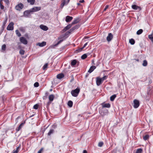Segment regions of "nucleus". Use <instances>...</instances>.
Here are the masks:
<instances>
[{
    "label": "nucleus",
    "mask_w": 153,
    "mask_h": 153,
    "mask_svg": "<svg viewBox=\"0 0 153 153\" xmlns=\"http://www.w3.org/2000/svg\"><path fill=\"white\" fill-rule=\"evenodd\" d=\"M88 76V74H87L86 75H85V77H87Z\"/></svg>",
    "instance_id": "nucleus-61"
},
{
    "label": "nucleus",
    "mask_w": 153,
    "mask_h": 153,
    "mask_svg": "<svg viewBox=\"0 0 153 153\" xmlns=\"http://www.w3.org/2000/svg\"><path fill=\"white\" fill-rule=\"evenodd\" d=\"M129 43L132 45L134 44L135 42V40L133 39H131L129 40Z\"/></svg>",
    "instance_id": "nucleus-31"
},
{
    "label": "nucleus",
    "mask_w": 153,
    "mask_h": 153,
    "mask_svg": "<svg viewBox=\"0 0 153 153\" xmlns=\"http://www.w3.org/2000/svg\"><path fill=\"white\" fill-rule=\"evenodd\" d=\"M20 41L24 45H26L27 44V41L26 39L23 37L20 38Z\"/></svg>",
    "instance_id": "nucleus-7"
},
{
    "label": "nucleus",
    "mask_w": 153,
    "mask_h": 153,
    "mask_svg": "<svg viewBox=\"0 0 153 153\" xmlns=\"http://www.w3.org/2000/svg\"><path fill=\"white\" fill-rule=\"evenodd\" d=\"M80 27V25H75V26L72 27L71 29H70V30L71 31V32L73 31L74 30H75L76 29H78Z\"/></svg>",
    "instance_id": "nucleus-15"
},
{
    "label": "nucleus",
    "mask_w": 153,
    "mask_h": 153,
    "mask_svg": "<svg viewBox=\"0 0 153 153\" xmlns=\"http://www.w3.org/2000/svg\"><path fill=\"white\" fill-rule=\"evenodd\" d=\"M7 20V19H6L3 22V25L1 27L2 32H3V30H4Z\"/></svg>",
    "instance_id": "nucleus-21"
},
{
    "label": "nucleus",
    "mask_w": 153,
    "mask_h": 153,
    "mask_svg": "<svg viewBox=\"0 0 153 153\" xmlns=\"http://www.w3.org/2000/svg\"><path fill=\"white\" fill-rule=\"evenodd\" d=\"M116 95L115 94H114L110 97V100L111 101H113L114 100L115 98L116 97Z\"/></svg>",
    "instance_id": "nucleus-27"
},
{
    "label": "nucleus",
    "mask_w": 153,
    "mask_h": 153,
    "mask_svg": "<svg viewBox=\"0 0 153 153\" xmlns=\"http://www.w3.org/2000/svg\"><path fill=\"white\" fill-rule=\"evenodd\" d=\"M149 136L148 134H146L144 136H143V139L145 140H147L149 138Z\"/></svg>",
    "instance_id": "nucleus-29"
},
{
    "label": "nucleus",
    "mask_w": 153,
    "mask_h": 153,
    "mask_svg": "<svg viewBox=\"0 0 153 153\" xmlns=\"http://www.w3.org/2000/svg\"><path fill=\"white\" fill-rule=\"evenodd\" d=\"M25 123V122L24 123H21L19 125V127L17 128H16V131H19L21 128L23 126Z\"/></svg>",
    "instance_id": "nucleus-17"
},
{
    "label": "nucleus",
    "mask_w": 153,
    "mask_h": 153,
    "mask_svg": "<svg viewBox=\"0 0 153 153\" xmlns=\"http://www.w3.org/2000/svg\"><path fill=\"white\" fill-rule=\"evenodd\" d=\"M57 126L56 124H54L52 125V127L53 129H55L57 127Z\"/></svg>",
    "instance_id": "nucleus-47"
},
{
    "label": "nucleus",
    "mask_w": 153,
    "mask_h": 153,
    "mask_svg": "<svg viewBox=\"0 0 153 153\" xmlns=\"http://www.w3.org/2000/svg\"><path fill=\"white\" fill-rule=\"evenodd\" d=\"M39 106V105L38 104H36L35 105L33 106V108L34 109H37L38 108Z\"/></svg>",
    "instance_id": "nucleus-43"
},
{
    "label": "nucleus",
    "mask_w": 153,
    "mask_h": 153,
    "mask_svg": "<svg viewBox=\"0 0 153 153\" xmlns=\"http://www.w3.org/2000/svg\"><path fill=\"white\" fill-rule=\"evenodd\" d=\"M19 147H18L16 148V151H17V152H18V151H19Z\"/></svg>",
    "instance_id": "nucleus-52"
},
{
    "label": "nucleus",
    "mask_w": 153,
    "mask_h": 153,
    "mask_svg": "<svg viewBox=\"0 0 153 153\" xmlns=\"http://www.w3.org/2000/svg\"><path fill=\"white\" fill-rule=\"evenodd\" d=\"M4 2L8 4L9 3V0H4Z\"/></svg>",
    "instance_id": "nucleus-51"
},
{
    "label": "nucleus",
    "mask_w": 153,
    "mask_h": 153,
    "mask_svg": "<svg viewBox=\"0 0 153 153\" xmlns=\"http://www.w3.org/2000/svg\"><path fill=\"white\" fill-rule=\"evenodd\" d=\"M131 7L134 10H137V11H139L141 10V8L140 7L135 4L132 5Z\"/></svg>",
    "instance_id": "nucleus-6"
},
{
    "label": "nucleus",
    "mask_w": 153,
    "mask_h": 153,
    "mask_svg": "<svg viewBox=\"0 0 153 153\" xmlns=\"http://www.w3.org/2000/svg\"><path fill=\"white\" fill-rule=\"evenodd\" d=\"M14 23L13 22H10L7 27V29L8 30H12L14 29Z\"/></svg>",
    "instance_id": "nucleus-2"
},
{
    "label": "nucleus",
    "mask_w": 153,
    "mask_h": 153,
    "mask_svg": "<svg viewBox=\"0 0 153 153\" xmlns=\"http://www.w3.org/2000/svg\"><path fill=\"white\" fill-rule=\"evenodd\" d=\"M105 114H102V116H104Z\"/></svg>",
    "instance_id": "nucleus-64"
},
{
    "label": "nucleus",
    "mask_w": 153,
    "mask_h": 153,
    "mask_svg": "<svg viewBox=\"0 0 153 153\" xmlns=\"http://www.w3.org/2000/svg\"><path fill=\"white\" fill-rule=\"evenodd\" d=\"M143 32V30L142 29H140L138 30L137 32V35H140Z\"/></svg>",
    "instance_id": "nucleus-33"
},
{
    "label": "nucleus",
    "mask_w": 153,
    "mask_h": 153,
    "mask_svg": "<svg viewBox=\"0 0 153 153\" xmlns=\"http://www.w3.org/2000/svg\"><path fill=\"white\" fill-rule=\"evenodd\" d=\"M143 150L141 148H139L137 149L135 152V153H142Z\"/></svg>",
    "instance_id": "nucleus-26"
},
{
    "label": "nucleus",
    "mask_w": 153,
    "mask_h": 153,
    "mask_svg": "<svg viewBox=\"0 0 153 153\" xmlns=\"http://www.w3.org/2000/svg\"><path fill=\"white\" fill-rule=\"evenodd\" d=\"M64 74L62 73H60L58 74L57 76L56 77L57 79H61L62 78L64 77Z\"/></svg>",
    "instance_id": "nucleus-22"
},
{
    "label": "nucleus",
    "mask_w": 153,
    "mask_h": 153,
    "mask_svg": "<svg viewBox=\"0 0 153 153\" xmlns=\"http://www.w3.org/2000/svg\"><path fill=\"white\" fill-rule=\"evenodd\" d=\"M149 38L151 40L152 42H153V32L151 35H149Z\"/></svg>",
    "instance_id": "nucleus-28"
},
{
    "label": "nucleus",
    "mask_w": 153,
    "mask_h": 153,
    "mask_svg": "<svg viewBox=\"0 0 153 153\" xmlns=\"http://www.w3.org/2000/svg\"><path fill=\"white\" fill-rule=\"evenodd\" d=\"M48 63L45 64L43 67V69L44 70H46L48 67Z\"/></svg>",
    "instance_id": "nucleus-38"
},
{
    "label": "nucleus",
    "mask_w": 153,
    "mask_h": 153,
    "mask_svg": "<svg viewBox=\"0 0 153 153\" xmlns=\"http://www.w3.org/2000/svg\"><path fill=\"white\" fill-rule=\"evenodd\" d=\"M108 5H106L105 6V8L104 9L103 11H105L106 10V9H107L108 8Z\"/></svg>",
    "instance_id": "nucleus-48"
},
{
    "label": "nucleus",
    "mask_w": 153,
    "mask_h": 153,
    "mask_svg": "<svg viewBox=\"0 0 153 153\" xmlns=\"http://www.w3.org/2000/svg\"><path fill=\"white\" fill-rule=\"evenodd\" d=\"M46 45V42H42L41 43H38L37 44V45H39L40 47H42L45 46Z\"/></svg>",
    "instance_id": "nucleus-19"
},
{
    "label": "nucleus",
    "mask_w": 153,
    "mask_h": 153,
    "mask_svg": "<svg viewBox=\"0 0 153 153\" xmlns=\"http://www.w3.org/2000/svg\"><path fill=\"white\" fill-rule=\"evenodd\" d=\"M41 7H35L33 8L30 9V11L31 13L36 12L40 10Z\"/></svg>",
    "instance_id": "nucleus-4"
},
{
    "label": "nucleus",
    "mask_w": 153,
    "mask_h": 153,
    "mask_svg": "<svg viewBox=\"0 0 153 153\" xmlns=\"http://www.w3.org/2000/svg\"><path fill=\"white\" fill-rule=\"evenodd\" d=\"M87 57V55L86 54H83L81 57V58L82 59H84L86 58Z\"/></svg>",
    "instance_id": "nucleus-39"
},
{
    "label": "nucleus",
    "mask_w": 153,
    "mask_h": 153,
    "mask_svg": "<svg viewBox=\"0 0 153 153\" xmlns=\"http://www.w3.org/2000/svg\"><path fill=\"white\" fill-rule=\"evenodd\" d=\"M134 105L133 107L134 108H137L140 105V103L139 101L137 100H134L133 101Z\"/></svg>",
    "instance_id": "nucleus-5"
},
{
    "label": "nucleus",
    "mask_w": 153,
    "mask_h": 153,
    "mask_svg": "<svg viewBox=\"0 0 153 153\" xmlns=\"http://www.w3.org/2000/svg\"><path fill=\"white\" fill-rule=\"evenodd\" d=\"M103 144V143L102 142H99L98 144V146L99 147H101Z\"/></svg>",
    "instance_id": "nucleus-44"
},
{
    "label": "nucleus",
    "mask_w": 153,
    "mask_h": 153,
    "mask_svg": "<svg viewBox=\"0 0 153 153\" xmlns=\"http://www.w3.org/2000/svg\"><path fill=\"white\" fill-rule=\"evenodd\" d=\"M88 42L86 43L83 46V47L79 49L76 50V52H79L82 51V50L85 47V46L87 45Z\"/></svg>",
    "instance_id": "nucleus-20"
},
{
    "label": "nucleus",
    "mask_w": 153,
    "mask_h": 153,
    "mask_svg": "<svg viewBox=\"0 0 153 153\" xmlns=\"http://www.w3.org/2000/svg\"><path fill=\"white\" fill-rule=\"evenodd\" d=\"M73 102L69 100L68 101V105L69 107H72L73 106Z\"/></svg>",
    "instance_id": "nucleus-30"
},
{
    "label": "nucleus",
    "mask_w": 153,
    "mask_h": 153,
    "mask_svg": "<svg viewBox=\"0 0 153 153\" xmlns=\"http://www.w3.org/2000/svg\"><path fill=\"white\" fill-rule=\"evenodd\" d=\"M80 91V89L77 88L74 90H73L71 92V94L74 97H77Z\"/></svg>",
    "instance_id": "nucleus-1"
},
{
    "label": "nucleus",
    "mask_w": 153,
    "mask_h": 153,
    "mask_svg": "<svg viewBox=\"0 0 153 153\" xmlns=\"http://www.w3.org/2000/svg\"><path fill=\"white\" fill-rule=\"evenodd\" d=\"M63 40H64L63 39L60 40L59 41H58L56 44L54 45L53 46L55 47V46H57L61 42H62L63 41Z\"/></svg>",
    "instance_id": "nucleus-37"
},
{
    "label": "nucleus",
    "mask_w": 153,
    "mask_h": 153,
    "mask_svg": "<svg viewBox=\"0 0 153 153\" xmlns=\"http://www.w3.org/2000/svg\"><path fill=\"white\" fill-rule=\"evenodd\" d=\"M20 30L21 31H24L23 30H24V29L22 28H20Z\"/></svg>",
    "instance_id": "nucleus-56"
},
{
    "label": "nucleus",
    "mask_w": 153,
    "mask_h": 153,
    "mask_svg": "<svg viewBox=\"0 0 153 153\" xmlns=\"http://www.w3.org/2000/svg\"><path fill=\"white\" fill-rule=\"evenodd\" d=\"M49 93L48 92H47L45 93V95L46 96L48 95Z\"/></svg>",
    "instance_id": "nucleus-58"
},
{
    "label": "nucleus",
    "mask_w": 153,
    "mask_h": 153,
    "mask_svg": "<svg viewBox=\"0 0 153 153\" xmlns=\"http://www.w3.org/2000/svg\"><path fill=\"white\" fill-rule=\"evenodd\" d=\"M43 150V148H41L38 152V153H42V152Z\"/></svg>",
    "instance_id": "nucleus-49"
},
{
    "label": "nucleus",
    "mask_w": 153,
    "mask_h": 153,
    "mask_svg": "<svg viewBox=\"0 0 153 153\" xmlns=\"http://www.w3.org/2000/svg\"><path fill=\"white\" fill-rule=\"evenodd\" d=\"M77 63V60L76 59H74L71 61V65L72 66L75 65Z\"/></svg>",
    "instance_id": "nucleus-23"
},
{
    "label": "nucleus",
    "mask_w": 153,
    "mask_h": 153,
    "mask_svg": "<svg viewBox=\"0 0 153 153\" xmlns=\"http://www.w3.org/2000/svg\"><path fill=\"white\" fill-rule=\"evenodd\" d=\"M73 19V17L69 16H67L65 17V21L67 22H70Z\"/></svg>",
    "instance_id": "nucleus-10"
},
{
    "label": "nucleus",
    "mask_w": 153,
    "mask_h": 153,
    "mask_svg": "<svg viewBox=\"0 0 153 153\" xmlns=\"http://www.w3.org/2000/svg\"><path fill=\"white\" fill-rule=\"evenodd\" d=\"M113 38V35L111 33H108V36L106 38V39L108 42L111 41Z\"/></svg>",
    "instance_id": "nucleus-9"
},
{
    "label": "nucleus",
    "mask_w": 153,
    "mask_h": 153,
    "mask_svg": "<svg viewBox=\"0 0 153 153\" xmlns=\"http://www.w3.org/2000/svg\"><path fill=\"white\" fill-rule=\"evenodd\" d=\"M96 67L94 66H92L90 67V69L88 70V72L90 73H91L95 68Z\"/></svg>",
    "instance_id": "nucleus-18"
},
{
    "label": "nucleus",
    "mask_w": 153,
    "mask_h": 153,
    "mask_svg": "<svg viewBox=\"0 0 153 153\" xmlns=\"http://www.w3.org/2000/svg\"><path fill=\"white\" fill-rule=\"evenodd\" d=\"M111 105L109 103H105L102 105L103 107L109 108L110 107Z\"/></svg>",
    "instance_id": "nucleus-25"
},
{
    "label": "nucleus",
    "mask_w": 153,
    "mask_h": 153,
    "mask_svg": "<svg viewBox=\"0 0 153 153\" xmlns=\"http://www.w3.org/2000/svg\"><path fill=\"white\" fill-rule=\"evenodd\" d=\"M77 4L79 6V5H81V4L80 3H77Z\"/></svg>",
    "instance_id": "nucleus-59"
},
{
    "label": "nucleus",
    "mask_w": 153,
    "mask_h": 153,
    "mask_svg": "<svg viewBox=\"0 0 153 153\" xmlns=\"http://www.w3.org/2000/svg\"><path fill=\"white\" fill-rule=\"evenodd\" d=\"M33 116H34V115H33H33H32V116H30V117H33Z\"/></svg>",
    "instance_id": "nucleus-63"
},
{
    "label": "nucleus",
    "mask_w": 153,
    "mask_h": 153,
    "mask_svg": "<svg viewBox=\"0 0 153 153\" xmlns=\"http://www.w3.org/2000/svg\"><path fill=\"white\" fill-rule=\"evenodd\" d=\"M25 53V51L24 50H22V49H20V50L19 53V54L22 55H23Z\"/></svg>",
    "instance_id": "nucleus-36"
},
{
    "label": "nucleus",
    "mask_w": 153,
    "mask_h": 153,
    "mask_svg": "<svg viewBox=\"0 0 153 153\" xmlns=\"http://www.w3.org/2000/svg\"><path fill=\"white\" fill-rule=\"evenodd\" d=\"M23 4L22 3H20L16 6L15 9L16 10L20 11L23 8Z\"/></svg>",
    "instance_id": "nucleus-3"
},
{
    "label": "nucleus",
    "mask_w": 153,
    "mask_h": 153,
    "mask_svg": "<svg viewBox=\"0 0 153 153\" xmlns=\"http://www.w3.org/2000/svg\"><path fill=\"white\" fill-rule=\"evenodd\" d=\"M84 0H80L79 1V2L80 3H83L84 2Z\"/></svg>",
    "instance_id": "nucleus-53"
},
{
    "label": "nucleus",
    "mask_w": 153,
    "mask_h": 153,
    "mask_svg": "<svg viewBox=\"0 0 153 153\" xmlns=\"http://www.w3.org/2000/svg\"><path fill=\"white\" fill-rule=\"evenodd\" d=\"M71 32V31L70 30L68 31H67L66 33L65 34L66 35H68Z\"/></svg>",
    "instance_id": "nucleus-50"
},
{
    "label": "nucleus",
    "mask_w": 153,
    "mask_h": 153,
    "mask_svg": "<svg viewBox=\"0 0 153 153\" xmlns=\"http://www.w3.org/2000/svg\"><path fill=\"white\" fill-rule=\"evenodd\" d=\"M83 153H87V152L86 150H84Z\"/></svg>",
    "instance_id": "nucleus-55"
},
{
    "label": "nucleus",
    "mask_w": 153,
    "mask_h": 153,
    "mask_svg": "<svg viewBox=\"0 0 153 153\" xmlns=\"http://www.w3.org/2000/svg\"><path fill=\"white\" fill-rule=\"evenodd\" d=\"M79 18H77L76 19H74V20L72 22V23L71 24L72 26L75 24H76L78 23L79 22Z\"/></svg>",
    "instance_id": "nucleus-13"
},
{
    "label": "nucleus",
    "mask_w": 153,
    "mask_h": 153,
    "mask_svg": "<svg viewBox=\"0 0 153 153\" xmlns=\"http://www.w3.org/2000/svg\"><path fill=\"white\" fill-rule=\"evenodd\" d=\"M54 98V95L53 94H51L49 96V99L50 101V103H51V102L53 101Z\"/></svg>",
    "instance_id": "nucleus-16"
},
{
    "label": "nucleus",
    "mask_w": 153,
    "mask_h": 153,
    "mask_svg": "<svg viewBox=\"0 0 153 153\" xmlns=\"http://www.w3.org/2000/svg\"><path fill=\"white\" fill-rule=\"evenodd\" d=\"M2 1H1V0H0V8L1 9L3 10V9H4V7L2 4L1 3V2Z\"/></svg>",
    "instance_id": "nucleus-41"
},
{
    "label": "nucleus",
    "mask_w": 153,
    "mask_h": 153,
    "mask_svg": "<svg viewBox=\"0 0 153 153\" xmlns=\"http://www.w3.org/2000/svg\"><path fill=\"white\" fill-rule=\"evenodd\" d=\"M21 48H22L21 46L20 45H19L18 46V48L20 49H20H22Z\"/></svg>",
    "instance_id": "nucleus-54"
},
{
    "label": "nucleus",
    "mask_w": 153,
    "mask_h": 153,
    "mask_svg": "<svg viewBox=\"0 0 153 153\" xmlns=\"http://www.w3.org/2000/svg\"><path fill=\"white\" fill-rule=\"evenodd\" d=\"M50 104L51 103H50V101L49 102H48L47 103V104L48 105Z\"/></svg>",
    "instance_id": "nucleus-60"
},
{
    "label": "nucleus",
    "mask_w": 153,
    "mask_h": 153,
    "mask_svg": "<svg viewBox=\"0 0 153 153\" xmlns=\"http://www.w3.org/2000/svg\"><path fill=\"white\" fill-rule=\"evenodd\" d=\"M28 2L30 3V4L31 5H33L34 4L35 0H27Z\"/></svg>",
    "instance_id": "nucleus-32"
},
{
    "label": "nucleus",
    "mask_w": 153,
    "mask_h": 153,
    "mask_svg": "<svg viewBox=\"0 0 153 153\" xmlns=\"http://www.w3.org/2000/svg\"><path fill=\"white\" fill-rule=\"evenodd\" d=\"M96 82L97 85V86H99L102 83V81L100 78L99 77H97L96 78Z\"/></svg>",
    "instance_id": "nucleus-8"
},
{
    "label": "nucleus",
    "mask_w": 153,
    "mask_h": 153,
    "mask_svg": "<svg viewBox=\"0 0 153 153\" xmlns=\"http://www.w3.org/2000/svg\"><path fill=\"white\" fill-rule=\"evenodd\" d=\"M6 49V45L5 44L3 45L1 47V49L2 50L5 51Z\"/></svg>",
    "instance_id": "nucleus-40"
},
{
    "label": "nucleus",
    "mask_w": 153,
    "mask_h": 153,
    "mask_svg": "<svg viewBox=\"0 0 153 153\" xmlns=\"http://www.w3.org/2000/svg\"><path fill=\"white\" fill-rule=\"evenodd\" d=\"M70 0H68V1H67V4L68 3H69V2L70 1Z\"/></svg>",
    "instance_id": "nucleus-62"
},
{
    "label": "nucleus",
    "mask_w": 153,
    "mask_h": 153,
    "mask_svg": "<svg viewBox=\"0 0 153 153\" xmlns=\"http://www.w3.org/2000/svg\"><path fill=\"white\" fill-rule=\"evenodd\" d=\"M72 26V25L71 24H68L64 28L62 31L63 32L66 31L67 30L69 29Z\"/></svg>",
    "instance_id": "nucleus-14"
},
{
    "label": "nucleus",
    "mask_w": 153,
    "mask_h": 153,
    "mask_svg": "<svg viewBox=\"0 0 153 153\" xmlns=\"http://www.w3.org/2000/svg\"><path fill=\"white\" fill-rule=\"evenodd\" d=\"M108 77V76H105L102 78H100L101 79L102 81L103 82L104 80H105L107 79Z\"/></svg>",
    "instance_id": "nucleus-42"
},
{
    "label": "nucleus",
    "mask_w": 153,
    "mask_h": 153,
    "mask_svg": "<svg viewBox=\"0 0 153 153\" xmlns=\"http://www.w3.org/2000/svg\"><path fill=\"white\" fill-rule=\"evenodd\" d=\"M18 153L15 150V151H14L13 153Z\"/></svg>",
    "instance_id": "nucleus-57"
},
{
    "label": "nucleus",
    "mask_w": 153,
    "mask_h": 153,
    "mask_svg": "<svg viewBox=\"0 0 153 153\" xmlns=\"http://www.w3.org/2000/svg\"><path fill=\"white\" fill-rule=\"evenodd\" d=\"M39 27L41 29L44 31H47L48 29V27L47 26L43 25H40Z\"/></svg>",
    "instance_id": "nucleus-11"
},
{
    "label": "nucleus",
    "mask_w": 153,
    "mask_h": 153,
    "mask_svg": "<svg viewBox=\"0 0 153 153\" xmlns=\"http://www.w3.org/2000/svg\"><path fill=\"white\" fill-rule=\"evenodd\" d=\"M147 65V62L146 60H145L143 61V66H146Z\"/></svg>",
    "instance_id": "nucleus-35"
},
{
    "label": "nucleus",
    "mask_w": 153,
    "mask_h": 153,
    "mask_svg": "<svg viewBox=\"0 0 153 153\" xmlns=\"http://www.w3.org/2000/svg\"><path fill=\"white\" fill-rule=\"evenodd\" d=\"M54 132V130L53 129H50L48 133V136H50L52 134H53Z\"/></svg>",
    "instance_id": "nucleus-24"
},
{
    "label": "nucleus",
    "mask_w": 153,
    "mask_h": 153,
    "mask_svg": "<svg viewBox=\"0 0 153 153\" xmlns=\"http://www.w3.org/2000/svg\"><path fill=\"white\" fill-rule=\"evenodd\" d=\"M34 86L35 87H37L39 86V83L38 82H36L34 84Z\"/></svg>",
    "instance_id": "nucleus-45"
},
{
    "label": "nucleus",
    "mask_w": 153,
    "mask_h": 153,
    "mask_svg": "<svg viewBox=\"0 0 153 153\" xmlns=\"http://www.w3.org/2000/svg\"><path fill=\"white\" fill-rule=\"evenodd\" d=\"M30 11V10L25 11L24 13V14L26 17H28L29 16L30 13H31Z\"/></svg>",
    "instance_id": "nucleus-12"
},
{
    "label": "nucleus",
    "mask_w": 153,
    "mask_h": 153,
    "mask_svg": "<svg viewBox=\"0 0 153 153\" xmlns=\"http://www.w3.org/2000/svg\"><path fill=\"white\" fill-rule=\"evenodd\" d=\"M65 0H64V1L63 3H62L61 5V8H62L64 6L65 4Z\"/></svg>",
    "instance_id": "nucleus-46"
},
{
    "label": "nucleus",
    "mask_w": 153,
    "mask_h": 153,
    "mask_svg": "<svg viewBox=\"0 0 153 153\" xmlns=\"http://www.w3.org/2000/svg\"><path fill=\"white\" fill-rule=\"evenodd\" d=\"M16 35L19 37H20L21 36V33L19 32L18 30H16Z\"/></svg>",
    "instance_id": "nucleus-34"
}]
</instances>
